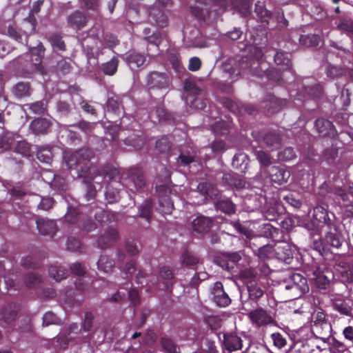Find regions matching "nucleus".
Instances as JSON below:
<instances>
[{
	"instance_id": "41",
	"label": "nucleus",
	"mask_w": 353,
	"mask_h": 353,
	"mask_svg": "<svg viewBox=\"0 0 353 353\" xmlns=\"http://www.w3.org/2000/svg\"><path fill=\"white\" fill-rule=\"evenodd\" d=\"M255 12L256 15L263 21H266V17L268 16V11L266 10L265 3L263 1H258L255 3Z\"/></svg>"
},
{
	"instance_id": "60",
	"label": "nucleus",
	"mask_w": 353,
	"mask_h": 353,
	"mask_svg": "<svg viewBox=\"0 0 353 353\" xmlns=\"http://www.w3.org/2000/svg\"><path fill=\"white\" fill-rule=\"evenodd\" d=\"M234 227L239 232L243 234L247 239H252L255 236L254 232L245 228L240 224H234Z\"/></svg>"
},
{
	"instance_id": "53",
	"label": "nucleus",
	"mask_w": 353,
	"mask_h": 353,
	"mask_svg": "<svg viewBox=\"0 0 353 353\" xmlns=\"http://www.w3.org/2000/svg\"><path fill=\"white\" fill-rule=\"evenodd\" d=\"M161 345L164 350L170 353H177V348L173 342L168 338H163L161 340Z\"/></svg>"
},
{
	"instance_id": "64",
	"label": "nucleus",
	"mask_w": 353,
	"mask_h": 353,
	"mask_svg": "<svg viewBox=\"0 0 353 353\" xmlns=\"http://www.w3.org/2000/svg\"><path fill=\"white\" fill-rule=\"evenodd\" d=\"M12 196L16 199H22L27 194L26 191L20 187H12L10 190Z\"/></svg>"
},
{
	"instance_id": "42",
	"label": "nucleus",
	"mask_w": 353,
	"mask_h": 353,
	"mask_svg": "<svg viewBox=\"0 0 353 353\" xmlns=\"http://www.w3.org/2000/svg\"><path fill=\"white\" fill-rule=\"evenodd\" d=\"M59 325L61 324V319H59L54 313L52 312H47L44 314L43 317V325L47 326L49 325Z\"/></svg>"
},
{
	"instance_id": "55",
	"label": "nucleus",
	"mask_w": 353,
	"mask_h": 353,
	"mask_svg": "<svg viewBox=\"0 0 353 353\" xmlns=\"http://www.w3.org/2000/svg\"><path fill=\"white\" fill-rule=\"evenodd\" d=\"M156 148L160 152H165L170 149V142L165 137H162L156 143Z\"/></svg>"
},
{
	"instance_id": "22",
	"label": "nucleus",
	"mask_w": 353,
	"mask_h": 353,
	"mask_svg": "<svg viewBox=\"0 0 353 353\" xmlns=\"http://www.w3.org/2000/svg\"><path fill=\"white\" fill-rule=\"evenodd\" d=\"M333 47L336 49L337 51L334 52V53L336 54V56L341 57L344 66L352 70L351 67H353V54L348 50L339 48L337 44H334Z\"/></svg>"
},
{
	"instance_id": "43",
	"label": "nucleus",
	"mask_w": 353,
	"mask_h": 353,
	"mask_svg": "<svg viewBox=\"0 0 353 353\" xmlns=\"http://www.w3.org/2000/svg\"><path fill=\"white\" fill-rule=\"evenodd\" d=\"M223 256L228 263L224 267L225 269L233 268V264L237 263L241 259V256L237 252L226 253Z\"/></svg>"
},
{
	"instance_id": "45",
	"label": "nucleus",
	"mask_w": 353,
	"mask_h": 353,
	"mask_svg": "<svg viewBox=\"0 0 353 353\" xmlns=\"http://www.w3.org/2000/svg\"><path fill=\"white\" fill-rule=\"evenodd\" d=\"M278 157L279 160L288 161L294 159L296 153L292 148L288 147L279 152Z\"/></svg>"
},
{
	"instance_id": "23",
	"label": "nucleus",
	"mask_w": 353,
	"mask_h": 353,
	"mask_svg": "<svg viewBox=\"0 0 353 353\" xmlns=\"http://www.w3.org/2000/svg\"><path fill=\"white\" fill-rule=\"evenodd\" d=\"M48 41L50 43L54 51H65L66 45L60 33L54 32L48 37Z\"/></svg>"
},
{
	"instance_id": "40",
	"label": "nucleus",
	"mask_w": 353,
	"mask_h": 353,
	"mask_svg": "<svg viewBox=\"0 0 353 353\" xmlns=\"http://www.w3.org/2000/svg\"><path fill=\"white\" fill-rule=\"evenodd\" d=\"M21 265L27 269H36L39 265L37 259L33 256H27L21 261Z\"/></svg>"
},
{
	"instance_id": "12",
	"label": "nucleus",
	"mask_w": 353,
	"mask_h": 353,
	"mask_svg": "<svg viewBox=\"0 0 353 353\" xmlns=\"http://www.w3.org/2000/svg\"><path fill=\"white\" fill-rule=\"evenodd\" d=\"M37 228L40 234L52 237L57 232V227L54 221L38 217L36 219Z\"/></svg>"
},
{
	"instance_id": "31",
	"label": "nucleus",
	"mask_w": 353,
	"mask_h": 353,
	"mask_svg": "<svg viewBox=\"0 0 353 353\" xmlns=\"http://www.w3.org/2000/svg\"><path fill=\"white\" fill-rule=\"evenodd\" d=\"M336 27L347 35L353 36V19H341L337 22Z\"/></svg>"
},
{
	"instance_id": "38",
	"label": "nucleus",
	"mask_w": 353,
	"mask_h": 353,
	"mask_svg": "<svg viewBox=\"0 0 353 353\" xmlns=\"http://www.w3.org/2000/svg\"><path fill=\"white\" fill-rule=\"evenodd\" d=\"M29 110L35 114H43L46 111V104L43 101L27 104Z\"/></svg>"
},
{
	"instance_id": "59",
	"label": "nucleus",
	"mask_w": 353,
	"mask_h": 353,
	"mask_svg": "<svg viewBox=\"0 0 353 353\" xmlns=\"http://www.w3.org/2000/svg\"><path fill=\"white\" fill-rule=\"evenodd\" d=\"M315 280L319 288L325 289L329 283L330 279L324 274H320L315 278Z\"/></svg>"
},
{
	"instance_id": "25",
	"label": "nucleus",
	"mask_w": 353,
	"mask_h": 353,
	"mask_svg": "<svg viewBox=\"0 0 353 353\" xmlns=\"http://www.w3.org/2000/svg\"><path fill=\"white\" fill-rule=\"evenodd\" d=\"M48 272L50 277L53 278L57 281H61L68 276V270L57 264L50 265L48 268Z\"/></svg>"
},
{
	"instance_id": "13",
	"label": "nucleus",
	"mask_w": 353,
	"mask_h": 353,
	"mask_svg": "<svg viewBox=\"0 0 353 353\" xmlns=\"http://www.w3.org/2000/svg\"><path fill=\"white\" fill-rule=\"evenodd\" d=\"M290 280L292 282V290L295 292L294 299L300 296L303 293L307 291L308 286L307 284V280L300 274H293L290 277Z\"/></svg>"
},
{
	"instance_id": "1",
	"label": "nucleus",
	"mask_w": 353,
	"mask_h": 353,
	"mask_svg": "<svg viewBox=\"0 0 353 353\" xmlns=\"http://www.w3.org/2000/svg\"><path fill=\"white\" fill-rule=\"evenodd\" d=\"M46 48L39 41L36 47L29 48V53L19 57L17 62L24 74H32L35 72L44 74L45 68L42 65Z\"/></svg>"
},
{
	"instance_id": "14",
	"label": "nucleus",
	"mask_w": 353,
	"mask_h": 353,
	"mask_svg": "<svg viewBox=\"0 0 353 353\" xmlns=\"http://www.w3.org/2000/svg\"><path fill=\"white\" fill-rule=\"evenodd\" d=\"M270 175L272 183L281 185L288 181L290 172L284 167L273 166L270 168Z\"/></svg>"
},
{
	"instance_id": "39",
	"label": "nucleus",
	"mask_w": 353,
	"mask_h": 353,
	"mask_svg": "<svg viewBox=\"0 0 353 353\" xmlns=\"http://www.w3.org/2000/svg\"><path fill=\"white\" fill-rule=\"evenodd\" d=\"M248 156L243 152H239L234 155L232 160V165L236 168L242 166H244V168H245L248 165Z\"/></svg>"
},
{
	"instance_id": "16",
	"label": "nucleus",
	"mask_w": 353,
	"mask_h": 353,
	"mask_svg": "<svg viewBox=\"0 0 353 353\" xmlns=\"http://www.w3.org/2000/svg\"><path fill=\"white\" fill-rule=\"evenodd\" d=\"M223 344L230 352L240 350L243 346V341L234 333H226L223 335Z\"/></svg>"
},
{
	"instance_id": "28",
	"label": "nucleus",
	"mask_w": 353,
	"mask_h": 353,
	"mask_svg": "<svg viewBox=\"0 0 353 353\" xmlns=\"http://www.w3.org/2000/svg\"><path fill=\"white\" fill-rule=\"evenodd\" d=\"M50 188L54 190L65 192L68 189V185L64 178L53 174L52 180L48 182Z\"/></svg>"
},
{
	"instance_id": "36",
	"label": "nucleus",
	"mask_w": 353,
	"mask_h": 353,
	"mask_svg": "<svg viewBox=\"0 0 353 353\" xmlns=\"http://www.w3.org/2000/svg\"><path fill=\"white\" fill-rule=\"evenodd\" d=\"M41 281V277L35 273L30 272L24 278L26 286L28 288L37 287Z\"/></svg>"
},
{
	"instance_id": "24",
	"label": "nucleus",
	"mask_w": 353,
	"mask_h": 353,
	"mask_svg": "<svg viewBox=\"0 0 353 353\" xmlns=\"http://www.w3.org/2000/svg\"><path fill=\"white\" fill-rule=\"evenodd\" d=\"M211 225V219L205 216H199L192 222L193 229L200 233L207 232Z\"/></svg>"
},
{
	"instance_id": "48",
	"label": "nucleus",
	"mask_w": 353,
	"mask_h": 353,
	"mask_svg": "<svg viewBox=\"0 0 353 353\" xmlns=\"http://www.w3.org/2000/svg\"><path fill=\"white\" fill-rule=\"evenodd\" d=\"M263 141L267 146L277 147L279 145V137L275 133H268L263 137Z\"/></svg>"
},
{
	"instance_id": "27",
	"label": "nucleus",
	"mask_w": 353,
	"mask_h": 353,
	"mask_svg": "<svg viewBox=\"0 0 353 353\" xmlns=\"http://www.w3.org/2000/svg\"><path fill=\"white\" fill-rule=\"evenodd\" d=\"M52 148L50 146H43L38 149L37 158L43 163H49L52 159Z\"/></svg>"
},
{
	"instance_id": "49",
	"label": "nucleus",
	"mask_w": 353,
	"mask_h": 353,
	"mask_svg": "<svg viewBox=\"0 0 353 353\" xmlns=\"http://www.w3.org/2000/svg\"><path fill=\"white\" fill-rule=\"evenodd\" d=\"M335 310L340 312L341 314L350 315L351 313V307L346 302L336 301L334 304Z\"/></svg>"
},
{
	"instance_id": "21",
	"label": "nucleus",
	"mask_w": 353,
	"mask_h": 353,
	"mask_svg": "<svg viewBox=\"0 0 353 353\" xmlns=\"http://www.w3.org/2000/svg\"><path fill=\"white\" fill-rule=\"evenodd\" d=\"M331 192L339 197V199L342 200L343 205L347 208V215L353 216V205H349L347 204V202L349 201V196L348 194H346L345 190L339 185H334L331 188Z\"/></svg>"
},
{
	"instance_id": "6",
	"label": "nucleus",
	"mask_w": 353,
	"mask_h": 353,
	"mask_svg": "<svg viewBox=\"0 0 353 353\" xmlns=\"http://www.w3.org/2000/svg\"><path fill=\"white\" fill-rule=\"evenodd\" d=\"M88 319V312L85 313V323L83 325L84 331L87 330L86 321ZM81 328L82 325L79 327L77 323H72L66 330V334H63L57 338V342L59 343V346L63 349H65L69 345L70 341L74 338V336L71 335L73 334H78L81 332Z\"/></svg>"
},
{
	"instance_id": "9",
	"label": "nucleus",
	"mask_w": 353,
	"mask_h": 353,
	"mask_svg": "<svg viewBox=\"0 0 353 353\" xmlns=\"http://www.w3.org/2000/svg\"><path fill=\"white\" fill-rule=\"evenodd\" d=\"M68 26L75 30H79L87 25L88 17L84 12L76 10L67 18Z\"/></svg>"
},
{
	"instance_id": "34",
	"label": "nucleus",
	"mask_w": 353,
	"mask_h": 353,
	"mask_svg": "<svg viewBox=\"0 0 353 353\" xmlns=\"http://www.w3.org/2000/svg\"><path fill=\"white\" fill-rule=\"evenodd\" d=\"M15 152L23 157H28L31 155L30 144L26 141H19L15 146Z\"/></svg>"
},
{
	"instance_id": "3",
	"label": "nucleus",
	"mask_w": 353,
	"mask_h": 353,
	"mask_svg": "<svg viewBox=\"0 0 353 353\" xmlns=\"http://www.w3.org/2000/svg\"><path fill=\"white\" fill-rule=\"evenodd\" d=\"M185 93L182 95V99L185 103L190 108L202 110L205 108V102L198 96L201 93V90L196 87L190 79H186L184 81Z\"/></svg>"
},
{
	"instance_id": "5",
	"label": "nucleus",
	"mask_w": 353,
	"mask_h": 353,
	"mask_svg": "<svg viewBox=\"0 0 353 353\" xmlns=\"http://www.w3.org/2000/svg\"><path fill=\"white\" fill-rule=\"evenodd\" d=\"M248 317L252 323L257 327L267 326L274 323L272 315L262 307L250 311Z\"/></svg>"
},
{
	"instance_id": "50",
	"label": "nucleus",
	"mask_w": 353,
	"mask_h": 353,
	"mask_svg": "<svg viewBox=\"0 0 353 353\" xmlns=\"http://www.w3.org/2000/svg\"><path fill=\"white\" fill-rule=\"evenodd\" d=\"M8 34L16 41L23 43L22 41V34H21V32L18 30L16 26L10 25L8 27Z\"/></svg>"
},
{
	"instance_id": "32",
	"label": "nucleus",
	"mask_w": 353,
	"mask_h": 353,
	"mask_svg": "<svg viewBox=\"0 0 353 353\" xmlns=\"http://www.w3.org/2000/svg\"><path fill=\"white\" fill-rule=\"evenodd\" d=\"M274 61L278 65H281L283 69L290 68V58L288 54L283 52H279L274 55Z\"/></svg>"
},
{
	"instance_id": "37",
	"label": "nucleus",
	"mask_w": 353,
	"mask_h": 353,
	"mask_svg": "<svg viewBox=\"0 0 353 353\" xmlns=\"http://www.w3.org/2000/svg\"><path fill=\"white\" fill-rule=\"evenodd\" d=\"M18 275L14 273H8L4 276V281L8 290L19 289V282L17 281Z\"/></svg>"
},
{
	"instance_id": "7",
	"label": "nucleus",
	"mask_w": 353,
	"mask_h": 353,
	"mask_svg": "<svg viewBox=\"0 0 353 353\" xmlns=\"http://www.w3.org/2000/svg\"><path fill=\"white\" fill-rule=\"evenodd\" d=\"M253 50L254 58L251 59L248 57H243L239 63V66L241 67V69L243 70H248L250 68V73L254 75L261 76V74L258 72L256 68L259 64V59L263 57L262 50L257 47L253 48Z\"/></svg>"
},
{
	"instance_id": "2",
	"label": "nucleus",
	"mask_w": 353,
	"mask_h": 353,
	"mask_svg": "<svg viewBox=\"0 0 353 353\" xmlns=\"http://www.w3.org/2000/svg\"><path fill=\"white\" fill-rule=\"evenodd\" d=\"M64 159L69 169L76 171L77 176L88 183V148L77 150L74 153H65Z\"/></svg>"
},
{
	"instance_id": "20",
	"label": "nucleus",
	"mask_w": 353,
	"mask_h": 353,
	"mask_svg": "<svg viewBox=\"0 0 353 353\" xmlns=\"http://www.w3.org/2000/svg\"><path fill=\"white\" fill-rule=\"evenodd\" d=\"M12 92L17 99L30 97L32 92V88L29 82L20 81L15 84Z\"/></svg>"
},
{
	"instance_id": "57",
	"label": "nucleus",
	"mask_w": 353,
	"mask_h": 353,
	"mask_svg": "<svg viewBox=\"0 0 353 353\" xmlns=\"http://www.w3.org/2000/svg\"><path fill=\"white\" fill-rule=\"evenodd\" d=\"M305 92L314 97H319L322 93V88L320 85L315 84L313 86L306 87Z\"/></svg>"
},
{
	"instance_id": "47",
	"label": "nucleus",
	"mask_w": 353,
	"mask_h": 353,
	"mask_svg": "<svg viewBox=\"0 0 353 353\" xmlns=\"http://www.w3.org/2000/svg\"><path fill=\"white\" fill-rule=\"evenodd\" d=\"M113 261L109 260L107 256H102L98 261V267L105 272H108L113 267Z\"/></svg>"
},
{
	"instance_id": "8",
	"label": "nucleus",
	"mask_w": 353,
	"mask_h": 353,
	"mask_svg": "<svg viewBox=\"0 0 353 353\" xmlns=\"http://www.w3.org/2000/svg\"><path fill=\"white\" fill-rule=\"evenodd\" d=\"M52 122L50 119L39 117L30 124V130L35 135H43L50 132Z\"/></svg>"
},
{
	"instance_id": "10",
	"label": "nucleus",
	"mask_w": 353,
	"mask_h": 353,
	"mask_svg": "<svg viewBox=\"0 0 353 353\" xmlns=\"http://www.w3.org/2000/svg\"><path fill=\"white\" fill-rule=\"evenodd\" d=\"M169 83V77L165 73L157 72H151L148 79V85L150 88H166Z\"/></svg>"
},
{
	"instance_id": "33",
	"label": "nucleus",
	"mask_w": 353,
	"mask_h": 353,
	"mask_svg": "<svg viewBox=\"0 0 353 353\" xmlns=\"http://www.w3.org/2000/svg\"><path fill=\"white\" fill-rule=\"evenodd\" d=\"M118 66V59L115 57L112 58L109 61L102 65L103 72L108 75H113Z\"/></svg>"
},
{
	"instance_id": "54",
	"label": "nucleus",
	"mask_w": 353,
	"mask_h": 353,
	"mask_svg": "<svg viewBox=\"0 0 353 353\" xmlns=\"http://www.w3.org/2000/svg\"><path fill=\"white\" fill-rule=\"evenodd\" d=\"M256 157L259 163L263 165H269L271 163L270 157L264 151H256Z\"/></svg>"
},
{
	"instance_id": "46",
	"label": "nucleus",
	"mask_w": 353,
	"mask_h": 353,
	"mask_svg": "<svg viewBox=\"0 0 353 353\" xmlns=\"http://www.w3.org/2000/svg\"><path fill=\"white\" fill-rule=\"evenodd\" d=\"M54 203L53 198L50 196L41 197L40 202L37 205L38 210L48 211L50 210Z\"/></svg>"
},
{
	"instance_id": "26",
	"label": "nucleus",
	"mask_w": 353,
	"mask_h": 353,
	"mask_svg": "<svg viewBox=\"0 0 353 353\" xmlns=\"http://www.w3.org/2000/svg\"><path fill=\"white\" fill-rule=\"evenodd\" d=\"M198 191L206 197L213 198L217 196V190L211 184L208 183H201L197 186Z\"/></svg>"
},
{
	"instance_id": "29",
	"label": "nucleus",
	"mask_w": 353,
	"mask_h": 353,
	"mask_svg": "<svg viewBox=\"0 0 353 353\" xmlns=\"http://www.w3.org/2000/svg\"><path fill=\"white\" fill-rule=\"evenodd\" d=\"M126 59L131 68L140 67L143 65L145 61V57L137 52L130 54L127 57Z\"/></svg>"
},
{
	"instance_id": "18",
	"label": "nucleus",
	"mask_w": 353,
	"mask_h": 353,
	"mask_svg": "<svg viewBox=\"0 0 353 353\" xmlns=\"http://www.w3.org/2000/svg\"><path fill=\"white\" fill-rule=\"evenodd\" d=\"M313 218L316 223L323 224L322 229L325 228L326 225L332 223L327 210L322 205H317L314 208Z\"/></svg>"
},
{
	"instance_id": "4",
	"label": "nucleus",
	"mask_w": 353,
	"mask_h": 353,
	"mask_svg": "<svg viewBox=\"0 0 353 353\" xmlns=\"http://www.w3.org/2000/svg\"><path fill=\"white\" fill-rule=\"evenodd\" d=\"M322 232L325 233V243L336 248L341 247L345 237L340 226L332 223V224L326 225L325 228L322 229Z\"/></svg>"
},
{
	"instance_id": "51",
	"label": "nucleus",
	"mask_w": 353,
	"mask_h": 353,
	"mask_svg": "<svg viewBox=\"0 0 353 353\" xmlns=\"http://www.w3.org/2000/svg\"><path fill=\"white\" fill-rule=\"evenodd\" d=\"M273 344L278 348H282L286 344V340L283 335L279 332H274L271 334Z\"/></svg>"
},
{
	"instance_id": "11",
	"label": "nucleus",
	"mask_w": 353,
	"mask_h": 353,
	"mask_svg": "<svg viewBox=\"0 0 353 353\" xmlns=\"http://www.w3.org/2000/svg\"><path fill=\"white\" fill-rule=\"evenodd\" d=\"M212 299L214 303L221 307H225L230 303V299L223 290L221 282H216L212 290Z\"/></svg>"
},
{
	"instance_id": "30",
	"label": "nucleus",
	"mask_w": 353,
	"mask_h": 353,
	"mask_svg": "<svg viewBox=\"0 0 353 353\" xmlns=\"http://www.w3.org/2000/svg\"><path fill=\"white\" fill-rule=\"evenodd\" d=\"M247 286L250 298L258 299L263 294V290L255 281L250 280L248 283Z\"/></svg>"
},
{
	"instance_id": "15",
	"label": "nucleus",
	"mask_w": 353,
	"mask_h": 353,
	"mask_svg": "<svg viewBox=\"0 0 353 353\" xmlns=\"http://www.w3.org/2000/svg\"><path fill=\"white\" fill-rule=\"evenodd\" d=\"M234 65H236V63L233 59H230L222 65L225 78L229 81L230 83L235 81L241 74V69L239 67H236Z\"/></svg>"
},
{
	"instance_id": "56",
	"label": "nucleus",
	"mask_w": 353,
	"mask_h": 353,
	"mask_svg": "<svg viewBox=\"0 0 353 353\" xmlns=\"http://www.w3.org/2000/svg\"><path fill=\"white\" fill-rule=\"evenodd\" d=\"M71 272L77 276H83L86 273L85 267L81 263L77 262L70 266Z\"/></svg>"
},
{
	"instance_id": "63",
	"label": "nucleus",
	"mask_w": 353,
	"mask_h": 353,
	"mask_svg": "<svg viewBox=\"0 0 353 353\" xmlns=\"http://www.w3.org/2000/svg\"><path fill=\"white\" fill-rule=\"evenodd\" d=\"M346 72L335 65H330L327 69V74L330 77H336L339 75L345 74Z\"/></svg>"
},
{
	"instance_id": "44",
	"label": "nucleus",
	"mask_w": 353,
	"mask_h": 353,
	"mask_svg": "<svg viewBox=\"0 0 353 353\" xmlns=\"http://www.w3.org/2000/svg\"><path fill=\"white\" fill-rule=\"evenodd\" d=\"M160 210L163 214H170L173 209V203L168 197L160 198Z\"/></svg>"
},
{
	"instance_id": "17",
	"label": "nucleus",
	"mask_w": 353,
	"mask_h": 353,
	"mask_svg": "<svg viewBox=\"0 0 353 353\" xmlns=\"http://www.w3.org/2000/svg\"><path fill=\"white\" fill-rule=\"evenodd\" d=\"M315 126L321 136H334L336 134L334 125L327 119L323 118L316 119Z\"/></svg>"
},
{
	"instance_id": "62",
	"label": "nucleus",
	"mask_w": 353,
	"mask_h": 353,
	"mask_svg": "<svg viewBox=\"0 0 353 353\" xmlns=\"http://www.w3.org/2000/svg\"><path fill=\"white\" fill-rule=\"evenodd\" d=\"M219 208L224 212L230 214L234 211V205L230 201H222L219 203Z\"/></svg>"
},
{
	"instance_id": "52",
	"label": "nucleus",
	"mask_w": 353,
	"mask_h": 353,
	"mask_svg": "<svg viewBox=\"0 0 353 353\" xmlns=\"http://www.w3.org/2000/svg\"><path fill=\"white\" fill-rule=\"evenodd\" d=\"M81 242L75 238H69L67 241V248L72 252H80Z\"/></svg>"
},
{
	"instance_id": "35",
	"label": "nucleus",
	"mask_w": 353,
	"mask_h": 353,
	"mask_svg": "<svg viewBox=\"0 0 353 353\" xmlns=\"http://www.w3.org/2000/svg\"><path fill=\"white\" fill-rule=\"evenodd\" d=\"M14 139L13 137L8 134H5L0 136V153H2L5 151H8L11 148L12 145L13 144Z\"/></svg>"
},
{
	"instance_id": "61",
	"label": "nucleus",
	"mask_w": 353,
	"mask_h": 353,
	"mask_svg": "<svg viewBox=\"0 0 353 353\" xmlns=\"http://www.w3.org/2000/svg\"><path fill=\"white\" fill-rule=\"evenodd\" d=\"M67 138L70 144L77 145L81 143L80 137L72 130H69L67 131Z\"/></svg>"
},
{
	"instance_id": "19",
	"label": "nucleus",
	"mask_w": 353,
	"mask_h": 353,
	"mask_svg": "<svg viewBox=\"0 0 353 353\" xmlns=\"http://www.w3.org/2000/svg\"><path fill=\"white\" fill-rule=\"evenodd\" d=\"M65 219L70 223H76L79 228L86 229V224L81 223L82 214L75 208L68 207V212L65 215Z\"/></svg>"
},
{
	"instance_id": "58",
	"label": "nucleus",
	"mask_w": 353,
	"mask_h": 353,
	"mask_svg": "<svg viewBox=\"0 0 353 353\" xmlns=\"http://www.w3.org/2000/svg\"><path fill=\"white\" fill-rule=\"evenodd\" d=\"M57 110L63 116H66L71 110V106L65 101H59L57 105Z\"/></svg>"
}]
</instances>
